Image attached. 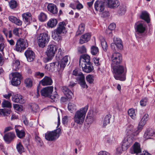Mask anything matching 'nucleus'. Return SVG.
Instances as JSON below:
<instances>
[{"mask_svg":"<svg viewBox=\"0 0 155 155\" xmlns=\"http://www.w3.org/2000/svg\"><path fill=\"white\" fill-rule=\"evenodd\" d=\"M115 79L117 80L124 81L126 79V68L123 66L119 65L111 66Z\"/></svg>","mask_w":155,"mask_h":155,"instance_id":"f257e3e1","label":"nucleus"},{"mask_svg":"<svg viewBox=\"0 0 155 155\" xmlns=\"http://www.w3.org/2000/svg\"><path fill=\"white\" fill-rule=\"evenodd\" d=\"M66 26V24L64 21L60 22L58 23L57 28L52 32V37L54 40L58 41L61 39V37L60 35L67 32Z\"/></svg>","mask_w":155,"mask_h":155,"instance_id":"f03ea898","label":"nucleus"},{"mask_svg":"<svg viewBox=\"0 0 155 155\" xmlns=\"http://www.w3.org/2000/svg\"><path fill=\"white\" fill-rule=\"evenodd\" d=\"M88 109L86 105L77 110L75 113L74 120V122L78 124H82L84 122L86 113Z\"/></svg>","mask_w":155,"mask_h":155,"instance_id":"7ed1b4c3","label":"nucleus"},{"mask_svg":"<svg viewBox=\"0 0 155 155\" xmlns=\"http://www.w3.org/2000/svg\"><path fill=\"white\" fill-rule=\"evenodd\" d=\"M49 40V37L45 33H41L37 38V43L39 46L43 48L45 47Z\"/></svg>","mask_w":155,"mask_h":155,"instance_id":"20e7f679","label":"nucleus"},{"mask_svg":"<svg viewBox=\"0 0 155 155\" xmlns=\"http://www.w3.org/2000/svg\"><path fill=\"white\" fill-rule=\"evenodd\" d=\"M61 133V130L58 128L52 132L47 133L45 134L46 139L49 141H53L58 138Z\"/></svg>","mask_w":155,"mask_h":155,"instance_id":"39448f33","label":"nucleus"},{"mask_svg":"<svg viewBox=\"0 0 155 155\" xmlns=\"http://www.w3.org/2000/svg\"><path fill=\"white\" fill-rule=\"evenodd\" d=\"M69 59V58L68 56H65L58 63H57L58 65L57 70L59 75H61V74L64 68L68 63Z\"/></svg>","mask_w":155,"mask_h":155,"instance_id":"423d86ee","label":"nucleus"},{"mask_svg":"<svg viewBox=\"0 0 155 155\" xmlns=\"http://www.w3.org/2000/svg\"><path fill=\"white\" fill-rule=\"evenodd\" d=\"M114 43L111 44V48L113 51H118L123 49V46L121 40L117 38H114Z\"/></svg>","mask_w":155,"mask_h":155,"instance_id":"0eeeda50","label":"nucleus"},{"mask_svg":"<svg viewBox=\"0 0 155 155\" xmlns=\"http://www.w3.org/2000/svg\"><path fill=\"white\" fill-rule=\"evenodd\" d=\"M122 59L121 55L120 53L114 52L112 54L111 57V66L119 65L122 62Z\"/></svg>","mask_w":155,"mask_h":155,"instance_id":"6e6552de","label":"nucleus"},{"mask_svg":"<svg viewBox=\"0 0 155 155\" xmlns=\"http://www.w3.org/2000/svg\"><path fill=\"white\" fill-rule=\"evenodd\" d=\"M27 47V43L26 40L24 39H19L17 41L16 46L15 50L21 52Z\"/></svg>","mask_w":155,"mask_h":155,"instance_id":"1a4fd4ad","label":"nucleus"},{"mask_svg":"<svg viewBox=\"0 0 155 155\" xmlns=\"http://www.w3.org/2000/svg\"><path fill=\"white\" fill-rule=\"evenodd\" d=\"M12 78L11 81L13 85L17 86L21 83L20 79L21 77V74L19 72H12L11 73Z\"/></svg>","mask_w":155,"mask_h":155,"instance_id":"9d476101","label":"nucleus"},{"mask_svg":"<svg viewBox=\"0 0 155 155\" xmlns=\"http://www.w3.org/2000/svg\"><path fill=\"white\" fill-rule=\"evenodd\" d=\"M134 141V138L132 135H128L125 137L122 142V146L124 147L125 149H127L132 145Z\"/></svg>","mask_w":155,"mask_h":155,"instance_id":"9b49d317","label":"nucleus"},{"mask_svg":"<svg viewBox=\"0 0 155 155\" xmlns=\"http://www.w3.org/2000/svg\"><path fill=\"white\" fill-rule=\"evenodd\" d=\"M57 50V48L55 45H48L46 51L47 55L49 57L48 60H49L52 57L54 56Z\"/></svg>","mask_w":155,"mask_h":155,"instance_id":"f8f14e48","label":"nucleus"},{"mask_svg":"<svg viewBox=\"0 0 155 155\" xmlns=\"http://www.w3.org/2000/svg\"><path fill=\"white\" fill-rule=\"evenodd\" d=\"M94 8L97 11L101 12L104 10V3L101 1H97L94 3Z\"/></svg>","mask_w":155,"mask_h":155,"instance_id":"ddd939ff","label":"nucleus"},{"mask_svg":"<svg viewBox=\"0 0 155 155\" xmlns=\"http://www.w3.org/2000/svg\"><path fill=\"white\" fill-rule=\"evenodd\" d=\"M141 150L140 148V144L136 142L130 149V152L132 154H137L141 153Z\"/></svg>","mask_w":155,"mask_h":155,"instance_id":"4468645a","label":"nucleus"},{"mask_svg":"<svg viewBox=\"0 0 155 155\" xmlns=\"http://www.w3.org/2000/svg\"><path fill=\"white\" fill-rule=\"evenodd\" d=\"M53 89V87L52 86L45 87L41 90V94L44 97H48L52 93Z\"/></svg>","mask_w":155,"mask_h":155,"instance_id":"2eb2a0df","label":"nucleus"},{"mask_svg":"<svg viewBox=\"0 0 155 155\" xmlns=\"http://www.w3.org/2000/svg\"><path fill=\"white\" fill-rule=\"evenodd\" d=\"M106 5L110 8H114L120 5V2L117 0H106Z\"/></svg>","mask_w":155,"mask_h":155,"instance_id":"dca6fc26","label":"nucleus"},{"mask_svg":"<svg viewBox=\"0 0 155 155\" xmlns=\"http://www.w3.org/2000/svg\"><path fill=\"white\" fill-rule=\"evenodd\" d=\"M25 55L27 61L29 62L33 61L35 58L34 52L31 50H27L25 53Z\"/></svg>","mask_w":155,"mask_h":155,"instance_id":"f3484780","label":"nucleus"},{"mask_svg":"<svg viewBox=\"0 0 155 155\" xmlns=\"http://www.w3.org/2000/svg\"><path fill=\"white\" fill-rule=\"evenodd\" d=\"M79 66L80 67L82 68V69L84 72L87 73H90L94 70L93 66L92 65L91 63Z\"/></svg>","mask_w":155,"mask_h":155,"instance_id":"a211bd4d","label":"nucleus"},{"mask_svg":"<svg viewBox=\"0 0 155 155\" xmlns=\"http://www.w3.org/2000/svg\"><path fill=\"white\" fill-rule=\"evenodd\" d=\"M21 127L20 126H15V129L17 136L20 139L24 138L25 136L24 130L21 129Z\"/></svg>","mask_w":155,"mask_h":155,"instance_id":"6ab92c4d","label":"nucleus"},{"mask_svg":"<svg viewBox=\"0 0 155 155\" xmlns=\"http://www.w3.org/2000/svg\"><path fill=\"white\" fill-rule=\"evenodd\" d=\"M146 30V26L142 23H137L135 27L136 31L138 34H142Z\"/></svg>","mask_w":155,"mask_h":155,"instance_id":"aec40b11","label":"nucleus"},{"mask_svg":"<svg viewBox=\"0 0 155 155\" xmlns=\"http://www.w3.org/2000/svg\"><path fill=\"white\" fill-rule=\"evenodd\" d=\"M24 22L27 25H29L32 20V16L29 12L24 13L22 15Z\"/></svg>","mask_w":155,"mask_h":155,"instance_id":"412c9836","label":"nucleus"},{"mask_svg":"<svg viewBox=\"0 0 155 155\" xmlns=\"http://www.w3.org/2000/svg\"><path fill=\"white\" fill-rule=\"evenodd\" d=\"M91 63L90 62V57L87 55H82L79 61V65Z\"/></svg>","mask_w":155,"mask_h":155,"instance_id":"4be33fe9","label":"nucleus"},{"mask_svg":"<svg viewBox=\"0 0 155 155\" xmlns=\"http://www.w3.org/2000/svg\"><path fill=\"white\" fill-rule=\"evenodd\" d=\"M90 38L91 35L90 34L88 33H86L81 36L80 39L79 43L82 44L86 43L90 40Z\"/></svg>","mask_w":155,"mask_h":155,"instance_id":"5701e85b","label":"nucleus"},{"mask_svg":"<svg viewBox=\"0 0 155 155\" xmlns=\"http://www.w3.org/2000/svg\"><path fill=\"white\" fill-rule=\"evenodd\" d=\"M155 133L154 130L151 128L147 129L145 132L143 137L146 139L150 138V137L153 136Z\"/></svg>","mask_w":155,"mask_h":155,"instance_id":"b1692460","label":"nucleus"},{"mask_svg":"<svg viewBox=\"0 0 155 155\" xmlns=\"http://www.w3.org/2000/svg\"><path fill=\"white\" fill-rule=\"evenodd\" d=\"M15 136L14 133H8L5 134L4 138L5 140L7 143H9L15 137Z\"/></svg>","mask_w":155,"mask_h":155,"instance_id":"393cba45","label":"nucleus"},{"mask_svg":"<svg viewBox=\"0 0 155 155\" xmlns=\"http://www.w3.org/2000/svg\"><path fill=\"white\" fill-rule=\"evenodd\" d=\"M48 11L53 14H56L58 12L56 6L53 4H49L47 6Z\"/></svg>","mask_w":155,"mask_h":155,"instance_id":"a878e982","label":"nucleus"},{"mask_svg":"<svg viewBox=\"0 0 155 155\" xmlns=\"http://www.w3.org/2000/svg\"><path fill=\"white\" fill-rule=\"evenodd\" d=\"M63 92L67 97L69 99L72 98L73 96L72 92L66 87H64L62 89Z\"/></svg>","mask_w":155,"mask_h":155,"instance_id":"bb28decb","label":"nucleus"},{"mask_svg":"<svg viewBox=\"0 0 155 155\" xmlns=\"http://www.w3.org/2000/svg\"><path fill=\"white\" fill-rule=\"evenodd\" d=\"M52 82L51 79L49 77H45L41 81V84L43 86L51 85Z\"/></svg>","mask_w":155,"mask_h":155,"instance_id":"cd10ccee","label":"nucleus"},{"mask_svg":"<svg viewBox=\"0 0 155 155\" xmlns=\"http://www.w3.org/2000/svg\"><path fill=\"white\" fill-rule=\"evenodd\" d=\"M140 18L144 20L147 23H149L150 21L149 14L147 12H142L140 15Z\"/></svg>","mask_w":155,"mask_h":155,"instance_id":"c85d7f7f","label":"nucleus"},{"mask_svg":"<svg viewBox=\"0 0 155 155\" xmlns=\"http://www.w3.org/2000/svg\"><path fill=\"white\" fill-rule=\"evenodd\" d=\"M8 19L11 21L18 26H21L22 25V21L15 17L10 16H9Z\"/></svg>","mask_w":155,"mask_h":155,"instance_id":"c756f323","label":"nucleus"},{"mask_svg":"<svg viewBox=\"0 0 155 155\" xmlns=\"http://www.w3.org/2000/svg\"><path fill=\"white\" fill-rule=\"evenodd\" d=\"M12 101L15 103H23L22 96L19 94H16L13 97Z\"/></svg>","mask_w":155,"mask_h":155,"instance_id":"7c9ffc66","label":"nucleus"},{"mask_svg":"<svg viewBox=\"0 0 155 155\" xmlns=\"http://www.w3.org/2000/svg\"><path fill=\"white\" fill-rule=\"evenodd\" d=\"M126 12V6L123 5H121L119 7L118 10V13L119 15H124Z\"/></svg>","mask_w":155,"mask_h":155,"instance_id":"2f4dec72","label":"nucleus"},{"mask_svg":"<svg viewBox=\"0 0 155 155\" xmlns=\"http://www.w3.org/2000/svg\"><path fill=\"white\" fill-rule=\"evenodd\" d=\"M149 119V116L148 114H145L142 117L140 122V124L142 125H144Z\"/></svg>","mask_w":155,"mask_h":155,"instance_id":"473e14b6","label":"nucleus"},{"mask_svg":"<svg viewBox=\"0 0 155 155\" xmlns=\"http://www.w3.org/2000/svg\"><path fill=\"white\" fill-rule=\"evenodd\" d=\"M85 28V25L81 23L78 27V29L76 32V35L78 36L82 34L84 31Z\"/></svg>","mask_w":155,"mask_h":155,"instance_id":"72a5a7b5","label":"nucleus"},{"mask_svg":"<svg viewBox=\"0 0 155 155\" xmlns=\"http://www.w3.org/2000/svg\"><path fill=\"white\" fill-rule=\"evenodd\" d=\"M11 111L7 109H0V116H6L10 114Z\"/></svg>","mask_w":155,"mask_h":155,"instance_id":"f704fd0d","label":"nucleus"},{"mask_svg":"<svg viewBox=\"0 0 155 155\" xmlns=\"http://www.w3.org/2000/svg\"><path fill=\"white\" fill-rule=\"evenodd\" d=\"M20 67V63L18 60L14 61L12 64V67L13 70L17 71L19 69Z\"/></svg>","mask_w":155,"mask_h":155,"instance_id":"c9c22d12","label":"nucleus"},{"mask_svg":"<svg viewBox=\"0 0 155 155\" xmlns=\"http://www.w3.org/2000/svg\"><path fill=\"white\" fill-rule=\"evenodd\" d=\"M57 62H53L50 64H49L47 65L45 68L46 69H47L49 71H52L54 70L55 68V64H56V66L58 65L57 64Z\"/></svg>","mask_w":155,"mask_h":155,"instance_id":"e433bc0d","label":"nucleus"},{"mask_svg":"<svg viewBox=\"0 0 155 155\" xmlns=\"http://www.w3.org/2000/svg\"><path fill=\"white\" fill-rule=\"evenodd\" d=\"M58 23L56 19H51L48 22L47 25L49 27L53 28Z\"/></svg>","mask_w":155,"mask_h":155,"instance_id":"4c0bfd02","label":"nucleus"},{"mask_svg":"<svg viewBox=\"0 0 155 155\" xmlns=\"http://www.w3.org/2000/svg\"><path fill=\"white\" fill-rule=\"evenodd\" d=\"M100 39L101 41V46L104 51H106L107 48V45L106 42V41L104 38L101 36L100 38Z\"/></svg>","mask_w":155,"mask_h":155,"instance_id":"58836bf2","label":"nucleus"},{"mask_svg":"<svg viewBox=\"0 0 155 155\" xmlns=\"http://www.w3.org/2000/svg\"><path fill=\"white\" fill-rule=\"evenodd\" d=\"M111 117V115L110 114H108L105 116L103 122V125L104 127L106 126L110 123Z\"/></svg>","mask_w":155,"mask_h":155,"instance_id":"ea45409f","label":"nucleus"},{"mask_svg":"<svg viewBox=\"0 0 155 155\" xmlns=\"http://www.w3.org/2000/svg\"><path fill=\"white\" fill-rule=\"evenodd\" d=\"M68 108L69 110L72 112L76 110V105L73 103H69L68 105Z\"/></svg>","mask_w":155,"mask_h":155,"instance_id":"a19ab883","label":"nucleus"},{"mask_svg":"<svg viewBox=\"0 0 155 155\" xmlns=\"http://www.w3.org/2000/svg\"><path fill=\"white\" fill-rule=\"evenodd\" d=\"M16 149L20 154H21L22 152H24V148L21 143H19L17 144Z\"/></svg>","mask_w":155,"mask_h":155,"instance_id":"79ce46f5","label":"nucleus"},{"mask_svg":"<svg viewBox=\"0 0 155 155\" xmlns=\"http://www.w3.org/2000/svg\"><path fill=\"white\" fill-rule=\"evenodd\" d=\"M38 19L41 21H44L47 19L46 15L43 12H41L38 16Z\"/></svg>","mask_w":155,"mask_h":155,"instance_id":"37998d69","label":"nucleus"},{"mask_svg":"<svg viewBox=\"0 0 155 155\" xmlns=\"http://www.w3.org/2000/svg\"><path fill=\"white\" fill-rule=\"evenodd\" d=\"M99 52L98 48L96 46H93L91 48V52L92 54L95 55Z\"/></svg>","mask_w":155,"mask_h":155,"instance_id":"c03bdc74","label":"nucleus"},{"mask_svg":"<svg viewBox=\"0 0 155 155\" xmlns=\"http://www.w3.org/2000/svg\"><path fill=\"white\" fill-rule=\"evenodd\" d=\"M128 115L133 119L135 118L136 114L134 109H129L128 111Z\"/></svg>","mask_w":155,"mask_h":155,"instance_id":"a18cd8bd","label":"nucleus"},{"mask_svg":"<svg viewBox=\"0 0 155 155\" xmlns=\"http://www.w3.org/2000/svg\"><path fill=\"white\" fill-rule=\"evenodd\" d=\"M133 127L132 125L129 124L128 125L126 128V132L128 134H130L133 133Z\"/></svg>","mask_w":155,"mask_h":155,"instance_id":"49530a36","label":"nucleus"},{"mask_svg":"<svg viewBox=\"0 0 155 155\" xmlns=\"http://www.w3.org/2000/svg\"><path fill=\"white\" fill-rule=\"evenodd\" d=\"M86 79L87 82L90 84L93 83L94 81V76L91 75L89 74L87 75L86 77Z\"/></svg>","mask_w":155,"mask_h":155,"instance_id":"de8ad7c7","label":"nucleus"},{"mask_svg":"<svg viewBox=\"0 0 155 155\" xmlns=\"http://www.w3.org/2000/svg\"><path fill=\"white\" fill-rule=\"evenodd\" d=\"M3 107H11V105L10 102L8 101L4 100L2 104Z\"/></svg>","mask_w":155,"mask_h":155,"instance_id":"09e8293b","label":"nucleus"},{"mask_svg":"<svg viewBox=\"0 0 155 155\" xmlns=\"http://www.w3.org/2000/svg\"><path fill=\"white\" fill-rule=\"evenodd\" d=\"M124 147L122 145V146H120L118 147L116 149V153L118 154H120L123 152V151L127 149H125Z\"/></svg>","mask_w":155,"mask_h":155,"instance_id":"8fccbe9b","label":"nucleus"},{"mask_svg":"<svg viewBox=\"0 0 155 155\" xmlns=\"http://www.w3.org/2000/svg\"><path fill=\"white\" fill-rule=\"evenodd\" d=\"M147 97H144L140 101V105L142 106H145L147 105Z\"/></svg>","mask_w":155,"mask_h":155,"instance_id":"3c124183","label":"nucleus"},{"mask_svg":"<svg viewBox=\"0 0 155 155\" xmlns=\"http://www.w3.org/2000/svg\"><path fill=\"white\" fill-rule=\"evenodd\" d=\"M25 83L26 86L28 87H31L32 86V81L30 79L27 78L25 79Z\"/></svg>","mask_w":155,"mask_h":155,"instance_id":"603ef678","label":"nucleus"},{"mask_svg":"<svg viewBox=\"0 0 155 155\" xmlns=\"http://www.w3.org/2000/svg\"><path fill=\"white\" fill-rule=\"evenodd\" d=\"M21 30L20 28H15L13 30V33L16 36H18L19 34H21Z\"/></svg>","mask_w":155,"mask_h":155,"instance_id":"864d4df0","label":"nucleus"},{"mask_svg":"<svg viewBox=\"0 0 155 155\" xmlns=\"http://www.w3.org/2000/svg\"><path fill=\"white\" fill-rule=\"evenodd\" d=\"M9 5L11 8L13 9L16 7L17 3L16 1L12 0L9 3Z\"/></svg>","mask_w":155,"mask_h":155,"instance_id":"5fc2aeb1","label":"nucleus"},{"mask_svg":"<svg viewBox=\"0 0 155 155\" xmlns=\"http://www.w3.org/2000/svg\"><path fill=\"white\" fill-rule=\"evenodd\" d=\"M32 111L35 112H36L39 110L38 105L36 104H34L31 106Z\"/></svg>","mask_w":155,"mask_h":155,"instance_id":"6e6d98bb","label":"nucleus"},{"mask_svg":"<svg viewBox=\"0 0 155 155\" xmlns=\"http://www.w3.org/2000/svg\"><path fill=\"white\" fill-rule=\"evenodd\" d=\"M50 97L54 101H56L59 98V96L56 92L53 95L50 96Z\"/></svg>","mask_w":155,"mask_h":155,"instance_id":"4d7b16f0","label":"nucleus"},{"mask_svg":"<svg viewBox=\"0 0 155 155\" xmlns=\"http://www.w3.org/2000/svg\"><path fill=\"white\" fill-rule=\"evenodd\" d=\"M78 50L80 53H84L86 51V48L84 46L79 47Z\"/></svg>","mask_w":155,"mask_h":155,"instance_id":"13d9d810","label":"nucleus"},{"mask_svg":"<svg viewBox=\"0 0 155 155\" xmlns=\"http://www.w3.org/2000/svg\"><path fill=\"white\" fill-rule=\"evenodd\" d=\"M77 79L79 81V83L85 81L84 77L82 73L78 77Z\"/></svg>","mask_w":155,"mask_h":155,"instance_id":"bf43d9fd","label":"nucleus"},{"mask_svg":"<svg viewBox=\"0 0 155 155\" xmlns=\"http://www.w3.org/2000/svg\"><path fill=\"white\" fill-rule=\"evenodd\" d=\"M94 120L93 118L91 116H88L87 114V116L86 121L88 123V124L92 123Z\"/></svg>","mask_w":155,"mask_h":155,"instance_id":"052dcab7","label":"nucleus"},{"mask_svg":"<svg viewBox=\"0 0 155 155\" xmlns=\"http://www.w3.org/2000/svg\"><path fill=\"white\" fill-rule=\"evenodd\" d=\"M82 73L80 72L78 69H75L72 72V74L75 76H79Z\"/></svg>","mask_w":155,"mask_h":155,"instance_id":"680f3d73","label":"nucleus"},{"mask_svg":"<svg viewBox=\"0 0 155 155\" xmlns=\"http://www.w3.org/2000/svg\"><path fill=\"white\" fill-rule=\"evenodd\" d=\"M115 142V139L113 137H109L107 140V142L110 144H112Z\"/></svg>","mask_w":155,"mask_h":155,"instance_id":"e2e57ef3","label":"nucleus"},{"mask_svg":"<svg viewBox=\"0 0 155 155\" xmlns=\"http://www.w3.org/2000/svg\"><path fill=\"white\" fill-rule=\"evenodd\" d=\"M116 28V25L114 23H111L110 25L108 27V29H109V30H111L112 31L114 30L115 28Z\"/></svg>","mask_w":155,"mask_h":155,"instance_id":"0e129e2a","label":"nucleus"},{"mask_svg":"<svg viewBox=\"0 0 155 155\" xmlns=\"http://www.w3.org/2000/svg\"><path fill=\"white\" fill-rule=\"evenodd\" d=\"M79 84L83 88H87L88 87V86L86 84L85 81L80 82Z\"/></svg>","mask_w":155,"mask_h":155,"instance_id":"69168bd1","label":"nucleus"},{"mask_svg":"<svg viewBox=\"0 0 155 155\" xmlns=\"http://www.w3.org/2000/svg\"><path fill=\"white\" fill-rule=\"evenodd\" d=\"M14 108L17 110H21V106L18 104H15L14 105Z\"/></svg>","mask_w":155,"mask_h":155,"instance_id":"338daca9","label":"nucleus"},{"mask_svg":"<svg viewBox=\"0 0 155 155\" xmlns=\"http://www.w3.org/2000/svg\"><path fill=\"white\" fill-rule=\"evenodd\" d=\"M97 155H110V154L106 151H101L98 153Z\"/></svg>","mask_w":155,"mask_h":155,"instance_id":"774afa93","label":"nucleus"}]
</instances>
